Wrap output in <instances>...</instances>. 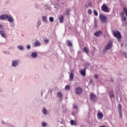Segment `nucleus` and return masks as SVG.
I'll list each match as a JSON object with an SVG mask.
<instances>
[{
  "mask_svg": "<svg viewBox=\"0 0 127 127\" xmlns=\"http://www.w3.org/2000/svg\"><path fill=\"white\" fill-rule=\"evenodd\" d=\"M11 27H14V24H12L11 25Z\"/></svg>",
  "mask_w": 127,
  "mask_h": 127,
  "instance_id": "a18cd8bd",
  "label": "nucleus"
},
{
  "mask_svg": "<svg viewBox=\"0 0 127 127\" xmlns=\"http://www.w3.org/2000/svg\"><path fill=\"white\" fill-rule=\"evenodd\" d=\"M101 9L103 11H104V12H110V10H109V7H108V6L105 4L102 5Z\"/></svg>",
  "mask_w": 127,
  "mask_h": 127,
  "instance_id": "423d86ee",
  "label": "nucleus"
},
{
  "mask_svg": "<svg viewBox=\"0 0 127 127\" xmlns=\"http://www.w3.org/2000/svg\"><path fill=\"white\" fill-rule=\"evenodd\" d=\"M87 66H90V65H91V64H90V63H87Z\"/></svg>",
  "mask_w": 127,
  "mask_h": 127,
  "instance_id": "49530a36",
  "label": "nucleus"
},
{
  "mask_svg": "<svg viewBox=\"0 0 127 127\" xmlns=\"http://www.w3.org/2000/svg\"><path fill=\"white\" fill-rule=\"evenodd\" d=\"M120 16L122 17V21L124 22L127 20V17L125 16V13L124 11H122L120 13Z\"/></svg>",
  "mask_w": 127,
  "mask_h": 127,
  "instance_id": "6e6552de",
  "label": "nucleus"
},
{
  "mask_svg": "<svg viewBox=\"0 0 127 127\" xmlns=\"http://www.w3.org/2000/svg\"><path fill=\"white\" fill-rule=\"evenodd\" d=\"M0 34L1 36H2L3 38H6V37H7V35H5V34H4V31H3L0 30Z\"/></svg>",
  "mask_w": 127,
  "mask_h": 127,
  "instance_id": "4468645a",
  "label": "nucleus"
},
{
  "mask_svg": "<svg viewBox=\"0 0 127 127\" xmlns=\"http://www.w3.org/2000/svg\"><path fill=\"white\" fill-rule=\"evenodd\" d=\"M42 126H43V127H46V126H47V123H42Z\"/></svg>",
  "mask_w": 127,
  "mask_h": 127,
  "instance_id": "4c0bfd02",
  "label": "nucleus"
},
{
  "mask_svg": "<svg viewBox=\"0 0 127 127\" xmlns=\"http://www.w3.org/2000/svg\"><path fill=\"white\" fill-rule=\"evenodd\" d=\"M97 19H96V18H94V24H95L94 27H95V28H96L97 27Z\"/></svg>",
  "mask_w": 127,
  "mask_h": 127,
  "instance_id": "7c9ffc66",
  "label": "nucleus"
},
{
  "mask_svg": "<svg viewBox=\"0 0 127 127\" xmlns=\"http://www.w3.org/2000/svg\"><path fill=\"white\" fill-rule=\"evenodd\" d=\"M40 25H41V22L39 21L37 23V28H39V26H40Z\"/></svg>",
  "mask_w": 127,
  "mask_h": 127,
  "instance_id": "f704fd0d",
  "label": "nucleus"
},
{
  "mask_svg": "<svg viewBox=\"0 0 127 127\" xmlns=\"http://www.w3.org/2000/svg\"><path fill=\"white\" fill-rule=\"evenodd\" d=\"M66 44L69 47H72V46H73V44H72V42H71V41L70 40H67L66 41Z\"/></svg>",
  "mask_w": 127,
  "mask_h": 127,
  "instance_id": "f3484780",
  "label": "nucleus"
},
{
  "mask_svg": "<svg viewBox=\"0 0 127 127\" xmlns=\"http://www.w3.org/2000/svg\"><path fill=\"white\" fill-rule=\"evenodd\" d=\"M99 18L101 20V21H102V22H107V17H106V16L100 14L99 15Z\"/></svg>",
  "mask_w": 127,
  "mask_h": 127,
  "instance_id": "0eeeda50",
  "label": "nucleus"
},
{
  "mask_svg": "<svg viewBox=\"0 0 127 127\" xmlns=\"http://www.w3.org/2000/svg\"><path fill=\"white\" fill-rule=\"evenodd\" d=\"M86 67H85L84 68L80 70V74L82 75V76H83V77H85V76H86Z\"/></svg>",
  "mask_w": 127,
  "mask_h": 127,
  "instance_id": "f8f14e48",
  "label": "nucleus"
},
{
  "mask_svg": "<svg viewBox=\"0 0 127 127\" xmlns=\"http://www.w3.org/2000/svg\"><path fill=\"white\" fill-rule=\"evenodd\" d=\"M109 95L110 99H113V98H115V95L114 94V92L113 91H110Z\"/></svg>",
  "mask_w": 127,
  "mask_h": 127,
  "instance_id": "2eb2a0df",
  "label": "nucleus"
},
{
  "mask_svg": "<svg viewBox=\"0 0 127 127\" xmlns=\"http://www.w3.org/2000/svg\"><path fill=\"white\" fill-rule=\"evenodd\" d=\"M4 53H7V54H9V52H7V53L6 52H4Z\"/></svg>",
  "mask_w": 127,
  "mask_h": 127,
  "instance_id": "8fccbe9b",
  "label": "nucleus"
},
{
  "mask_svg": "<svg viewBox=\"0 0 127 127\" xmlns=\"http://www.w3.org/2000/svg\"><path fill=\"white\" fill-rule=\"evenodd\" d=\"M7 20L9 21V22H13V18H12V17L11 16H8Z\"/></svg>",
  "mask_w": 127,
  "mask_h": 127,
  "instance_id": "a211bd4d",
  "label": "nucleus"
},
{
  "mask_svg": "<svg viewBox=\"0 0 127 127\" xmlns=\"http://www.w3.org/2000/svg\"><path fill=\"white\" fill-rule=\"evenodd\" d=\"M120 100H121V101H122V97H121Z\"/></svg>",
  "mask_w": 127,
  "mask_h": 127,
  "instance_id": "603ef678",
  "label": "nucleus"
},
{
  "mask_svg": "<svg viewBox=\"0 0 127 127\" xmlns=\"http://www.w3.org/2000/svg\"><path fill=\"white\" fill-rule=\"evenodd\" d=\"M88 14H92V10L91 9H88L87 11Z\"/></svg>",
  "mask_w": 127,
  "mask_h": 127,
  "instance_id": "c9c22d12",
  "label": "nucleus"
},
{
  "mask_svg": "<svg viewBox=\"0 0 127 127\" xmlns=\"http://www.w3.org/2000/svg\"><path fill=\"white\" fill-rule=\"evenodd\" d=\"M43 113L44 114V115H47V110H46V109H45V108H44L43 110Z\"/></svg>",
  "mask_w": 127,
  "mask_h": 127,
  "instance_id": "cd10ccee",
  "label": "nucleus"
},
{
  "mask_svg": "<svg viewBox=\"0 0 127 127\" xmlns=\"http://www.w3.org/2000/svg\"><path fill=\"white\" fill-rule=\"evenodd\" d=\"M2 28V25H0V28Z\"/></svg>",
  "mask_w": 127,
  "mask_h": 127,
  "instance_id": "de8ad7c7",
  "label": "nucleus"
},
{
  "mask_svg": "<svg viewBox=\"0 0 127 127\" xmlns=\"http://www.w3.org/2000/svg\"><path fill=\"white\" fill-rule=\"evenodd\" d=\"M7 18H8V15L6 14L1 15L0 16V19H1L2 20L7 19Z\"/></svg>",
  "mask_w": 127,
  "mask_h": 127,
  "instance_id": "1a4fd4ad",
  "label": "nucleus"
},
{
  "mask_svg": "<svg viewBox=\"0 0 127 127\" xmlns=\"http://www.w3.org/2000/svg\"><path fill=\"white\" fill-rule=\"evenodd\" d=\"M40 45H41V43H40V42L39 41L35 42L34 44L35 47H38V46H40Z\"/></svg>",
  "mask_w": 127,
  "mask_h": 127,
  "instance_id": "6ab92c4d",
  "label": "nucleus"
},
{
  "mask_svg": "<svg viewBox=\"0 0 127 127\" xmlns=\"http://www.w3.org/2000/svg\"><path fill=\"white\" fill-rule=\"evenodd\" d=\"M69 79H70V81H73V80L74 79V75L73 74V73L72 72L70 74Z\"/></svg>",
  "mask_w": 127,
  "mask_h": 127,
  "instance_id": "5701e85b",
  "label": "nucleus"
},
{
  "mask_svg": "<svg viewBox=\"0 0 127 127\" xmlns=\"http://www.w3.org/2000/svg\"><path fill=\"white\" fill-rule=\"evenodd\" d=\"M18 49L21 50V51H23V50H24V48L23 47V46H22V45L18 46Z\"/></svg>",
  "mask_w": 127,
  "mask_h": 127,
  "instance_id": "b1692460",
  "label": "nucleus"
},
{
  "mask_svg": "<svg viewBox=\"0 0 127 127\" xmlns=\"http://www.w3.org/2000/svg\"><path fill=\"white\" fill-rule=\"evenodd\" d=\"M75 93L76 95L80 96V95H82V93H83V89H82V88H81L80 87H76L75 88Z\"/></svg>",
  "mask_w": 127,
  "mask_h": 127,
  "instance_id": "39448f33",
  "label": "nucleus"
},
{
  "mask_svg": "<svg viewBox=\"0 0 127 127\" xmlns=\"http://www.w3.org/2000/svg\"><path fill=\"white\" fill-rule=\"evenodd\" d=\"M73 109H74V110H77L78 109V105L76 104H73Z\"/></svg>",
  "mask_w": 127,
  "mask_h": 127,
  "instance_id": "2f4dec72",
  "label": "nucleus"
},
{
  "mask_svg": "<svg viewBox=\"0 0 127 127\" xmlns=\"http://www.w3.org/2000/svg\"><path fill=\"white\" fill-rule=\"evenodd\" d=\"M49 20L50 22H53V21H54V18H53V17H50Z\"/></svg>",
  "mask_w": 127,
  "mask_h": 127,
  "instance_id": "c756f323",
  "label": "nucleus"
},
{
  "mask_svg": "<svg viewBox=\"0 0 127 127\" xmlns=\"http://www.w3.org/2000/svg\"><path fill=\"white\" fill-rule=\"evenodd\" d=\"M112 47H113V42L111 41L107 44L106 48L103 49L104 53H106V52L110 50Z\"/></svg>",
  "mask_w": 127,
  "mask_h": 127,
  "instance_id": "f03ea898",
  "label": "nucleus"
},
{
  "mask_svg": "<svg viewBox=\"0 0 127 127\" xmlns=\"http://www.w3.org/2000/svg\"><path fill=\"white\" fill-rule=\"evenodd\" d=\"M122 108H123V106H122V104H121L120 103H119L118 105V114L119 115V117L121 119H123V112H122Z\"/></svg>",
  "mask_w": 127,
  "mask_h": 127,
  "instance_id": "7ed1b4c3",
  "label": "nucleus"
},
{
  "mask_svg": "<svg viewBox=\"0 0 127 127\" xmlns=\"http://www.w3.org/2000/svg\"><path fill=\"white\" fill-rule=\"evenodd\" d=\"M90 84H92V83H93V80H92V79H91L90 80Z\"/></svg>",
  "mask_w": 127,
  "mask_h": 127,
  "instance_id": "c03bdc74",
  "label": "nucleus"
},
{
  "mask_svg": "<svg viewBox=\"0 0 127 127\" xmlns=\"http://www.w3.org/2000/svg\"><path fill=\"white\" fill-rule=\"evenodd\" d=\"M64 90H67V91H70V85H67L65 86L64 88Z\"/></svg>",
  "mask_w": 127,
  "mask_h": 127,
  "instance_id": "393cba45",
  "label": "nucleus"
},
{
  "mask_svg": "<svg viewBox=\"0 0 127 127\" xmlns=\"http://www.w3.org/2000/svg\"><path fill=\"white\" fill-rule=\"evenodd\" d=\"M113 35L115 37L118 39V40L119 41L122 39V34H121V32L118 30L116 31H113Z\"/></svg>",
  "mask_w": 127,
  "mask_h": 127,
  "instance_id": "f257e3e1",
  "label": "nucleus"
},
{
  "mask_svg": "<svg viewBox=\"0 0 127 127\" xmlns=\"http://www.w3.org/2000/svg\"><path fill=\"white\" fill-rule=\"evenodd\" d=\"M103 117H104V115H103L102 112H99L97 114V118L98 120H103Z\"/></svg>",
  "mask_w": 127,
  "mask_h": 127,
  "instance_id": "9d476101",
  "label": "nucleus"
},
{
  "mask_svg": "<svg viewBox=\"0 0 127 127\" xmlns=\"http://www.w3.org/2000/svg\"><path fill=\"white\" fill-rule=\"evenodd\" d=\"M92 2H88V6H90V7H92Z\"/></svg>",
  "mask_w": 127,
  "mask_h": 127,
  "instance_id": "a19ab883",
  "label": "nucleus"
},
{
  "mask_svg": "<svg viewBox=\"0 0 127 127\" xmlns=\"http://www.w3.org/2000/svg\"><path fill=\"white\" fill-rule=\"evenodd\" d=\"M94 78L95 79H98L99 78V76L98 75V74H95L94 75Z\"/></svg>",
  "mask_w": 127,
  "mask_h": 127,
  "instance_id": "e433bc0d",
  "label": "nucleus"
},
{
  "mask_svg": "<svg viewBox=\"0 0 127 127\" xmlns=\"http://www.w3.org/2000/svg\"><path fill=\"white\" fill-rule=\"evenodd\" d=\"M94 14H95V16H98V12L96 10H93Z\"/></svg>",
  "mask_w": 127,
  "mask_h": 127,
  "instance_id": "72a5a7b5",
  "label": "nucleus"
},
{
  "mask_svg": "<svg viewBox=\"0 0 127 127\" xmlns=\"http://www.w3.org/2000/svg\"><path fill=\"white\" fill-rule=\"evenodd\" d=\"M12 66H13V67L18 66V62H16V61L13 60L12 62Z\"/></svg>",
  "mask_w": 127,
  "mask_h": 127,
  "instance_id": "ddd939ff",
  "label": "nucleus"
},
{
  "mask_svg": "<svg viewBox=\"0 0 127 127\" xmlns=\"http://www.w3.org/2000/svg\"><path fill=\"white\" fill-rule=\"evenodd\" d=\"M42 19L44 22H47V17L46 16H43Z\"/></svg>",
  "mask_w": 127,
  "mask_h": 127,
  "instance_id": "4be33fe9",
  "label": "nucleus"
},
{
  "mask_svg": "<svg viewBox=\"0 0 127 127\" xmlns=\"http://www.w3.org/2000/svg\"><path fill=\"white\" fill-rule=\"evenodd\" d=\"M2 124H4V122L3 121H2Z\"/></svg>",
  "mask_w": 127,
  "mask_h": 127,
  "instance_id": "3c124183",
  "label": "nucleus"
},
{
  "mask_svg": "<svg viewBox=\"0 0 127 127\" xmlns=\"http://www.w3.org/2000/svg\"><path fill=\"white\" fill-rule=\"evenodd\" d=\"M110 82H111L112 83H115V80H114V79H113V78H111Z\"/></svg>",
  "mask_w": 127,
  "mask_h": 127,
  "instance_id": "ea45409f",
  "label": "nucleus"
},
{
  "mask_svg": "<svg viewBox=\"0 0 127 127\" xmlns=\"http://www.w3.org/2000/svg\"><path fill=\"white\" fill-rule=\"evenodd\" d=\"M65 13L66 14H67V15H69V14H70V10H68V8H66L65 9Z\"/></svg>",
  "mask_w": 127,
  "mask_h": 127,
  "instance_id": "c85d7f7f",
  "label": "nucleus"
},
{
  "mask_svg": "<svg viewBox=\"0 0 127 127\" xmlns=\"http://www.w3.org/2000/svg\"><path fill=\"white\" fill-rule=\"evenodd\" d=\"M57 96L58 98H62L63 97V95H62V93H61V92H58Z\"/></svg>",
  "mask_w": 127,
  "mask_h": 127,
  "instance_id": "a878e982",
  "label": "nucleus"
},
{
  "mask_svg": "<svg viewBox=\"0 0 127 127\" xmlns=\"http://www.w3.org/2000/svg\"><path fill=\"white\" fill-rule=\"evenodd\" d=\"M123 55H124L125 58H127V53H123Z\"/></svg>",
  "mask_w": 127,
  "mask_h": 127,
  "instance_id": "58836bf2",
  "label": "nucleus"
},
{
  "mask_svg": "<svg viewBox=\"0 0 127 127\" xmlns=\"http://www.w3.org/2000/svg\"><path fill=\"white\" fill-rule=\"evenodd\" d=\"M41 95H42H42H43V93H42Z\"/></svg>",
  "mask_w": 127,
  "mask_h": 127,
  "instance_id": "864d4df0",
  "label": "nucleus"
},
{
  "mask_svg": "<svg viewBox=\"0 0 127 127\" xmlns=\"http://www.w3.org/2000/svg\"><path fill=\"white\" fill-rule=\"evenodd\" d=\"M70 124L71 126H74L76 124V121H74V120H70Z\"/></svg>",
  "mask_w": 127,
  "mask_h": 127,
  "instance_id": "bb28decb",
  "label": "nucleus"
},
{
  "mask_svg": "<svg viewBox=\"0 0 127 127\" xmlns=\"http://www.w3.org/2000/svg\"><path fill=\"white\" fill-rule=\"evenodd\" d=\"M83 51L85 52L86 54L89 53V50L87 49V47H85L83 48Z\"/></svg>",
  "mask_w": 127,
  "mask_h": 127,
  "instance_id": "412c9836",
  "label": "nucleus"
},
{
  "mask_svg": "<svg viewBox=\"0 0 127 127\" xmlns=\"http://www.w3.org/2000/svg\"><path fill=\"white\" fill-rule=\"evenodd\" d=\"M59 20H60V22H61V23H63V21L64 20V16L61 15L60 16V17L59 18Z\"/></svg>",
  "mask_w": 127,
  "mask_h": 127,
  "instance_id": "aec40b11",
  "label": "nucleus"
},
{
  "mask_svg": "<svg viewBox=\"0 0 127 127\" xmlns=\"http://www.w3.org/2000/svg\"><path fill=\"white\" fill-rule=\"evenodd\" d=\"M31 56L33 58H37V53H36V52H33L31 54Z\"/></svg>",
  "mask_w": 127,
  "mask_h": 127,
  "instance_id": "dca6fc26",
  "label": "nucleus"
},
{
  "mask_svg": "<svg viewBox=\"0 0 127 127\" xmlns=\"http://www.w3.org/2000/svg\"><path fill=\"white\" fill-rule=\"evenodd\" d=\"M44 43L46 44H48L49 43V40L48 39H46L44 40Z\"/></svg>",
  "mask_w": 127,
  "mask_h": 127,
  "instance_id": "473e14b6",
  "label": "nucleus"
},
{
  "mask_svg": "<svg viewBox=\"0 0 127 127\" xmlns=\"http://www.w3.org/2000/svg\"><path fill=\"white\" fill-rule=\"evenodd\" d=\"M125 25H126V26H127V21L126 22V23H125Z\"/></svg>",
  "mask_w": 127,
  "mask_h": 127,
  "instance_id": "09e8293b",
  "label": "nucleus"
},
{
  "mask_svg": "<svg viewBox=\"0 0 127 127\" xmlns=\"http://www.w3.org/2000/svg\"><path fill=\"white\" fill-rule=\"evenodd\" d=\"M90 99L92 102H97L98 98H97V96L96 94H94L93 93H91L90 94Z\"/></svg>",
  "mask_w": 127,
  "mask_h": 127,
  "instance_id": "20e7f679",
  "label": "nucleus"
},
{
  "mask_svg": "<svg viewBox=\"0 0 127 127\" xmlns=\"http://www.w3.org/2000/svg\"><path fill=\"white\" fill-rule=\"evenodd\" d=\"M31 48V47L30 46V45H28L27 46V49H30Z\"/></svg>",
  "mask_w": 127,
  "mask_h": 127,
  "instance_id": "79ce46f5",
  "label": "nucleus"
},
{
  "mask_svg": "<svg viewBox=\"0 0 127 127\" xmlns=\"http://www.w3.org/2000/svg\"><path fill=\"white\" fill-rule=\"evenodd\" d=\"M95 36H96V37H99V36L101 35H103V32L101 31H97L96 33H94Z\"/></svg>",
  "mask_w": 127,
  "mask_h": 127,
  "instance_id": "9b49d317",
  "label": "nucleus"
},
{
  "mask_svg": "<svg viewBox=\"0 0 127 127\" xmlns=\"http://www.w3.org/2000/svg\"><path fill=\"white\" fill-rule=\"evenodd\" d=\"M59 120H60V121H59V122H60V124H62V122H63L62 119H59Z\"/></svg>",
  "mask_w": 127,
  "mask_h": 127,
  "instance_id": "37998d69",
  "label": "nucleus"
}]
</instances>
